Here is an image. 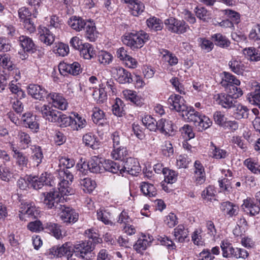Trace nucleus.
Listing matches in <instances>:
<instances>
[{
    "label": "nucleus",
    "instance_id": "7",
    "mask_svg": "<svg viewBox=\"0 0 260 260\" xmlns=\"http://www.w3.org/2000/svg\"><path fill=\"white\" fill-rule=\"evenodd\" d=\"M165 24L170 31L178 34H183L189 29L188 25L183 20L170 17L165 20Z\"/></svg>",
    "mask_w": 260,
    "mask_h": 260
},
{
    "label": "nucleus",
    "instance_id": "32",
    "mask_svg": "<svg viewBox=\"0 0 260 260\" xmlns=\"http://www.w3.org/2000/svg\"><path fill=\"white\" fill-rule=\"evenodd\" d=\"M229 66L231 70L238 75H243L245 70L244 63L240 60L233 58L229 62Z\"/></svg>",
    "mask_w": 260,
    "mask_h": 260
},
{
    "label": "nucleus",
    "instance_id": "44",
    "mask_svg": "<svg viewBox=\"0 0 260 260\" xmlns=\"http://www.w3.org/2000/svg\"><path fill=\"white\" fill-rule=\"evenodd\" d=\"M247 99L251 104L260 108V85L257 86L253 92L247 94Z\"/></svg>",
    "mask_w": 260,
    "mask_h": 260
},
{
    "label": "nucleus",
    "instance_id": "29",
    "mask_svg": "<svg viewBox=\"0 0 260 260\" xmlns=\"http://www.w3.org/2000/svg\"><path fill=\"white\" fill-rule=\"evenodd\" d=\"M76 167L78 168L79 173L82 174H85V172H87L85 169L86 167L88 168L90 172L92 173H97L100 171V167L99 164L93 160L89 162L88 164L85 163L82 164H78Z\"/></svg>",
    "mask_w": 260,
    "mask_h": 260
},
{
    "label": "nucleus",
    "instance_id": "27",
    "mask_svg": "<svg viewBox=\"0 0 260 260\" xmlns=\"http://www.w3.org/2000/svg\"><path fill=\"white\" fill-rule=\"evenodd\" d=\"M200 113L196 111L192 107H188L186 111L181 114L182 117L185 120L189 122H193L194 125H196Z\"/></svg>",
    "mask_w": 260,
    "mask_h": 260
},
{
    "label": "nucleus",
    "instance_id": "34",
    "mask_svg": "<svg viewBox=\"0 0 260 260\" xmlns=\"http://www.w3.org/2000/svg\"><path fill=\"white\" fill-rule=\"evenodd\" d=\"M31 149L32 151L31 159L34 166L38 167L42 162L44 158L42 149L39 146L34 145Z\"/></svg>",
    "mask_w": 260,
    "mask_h": 260
},
{
    "label": "nucleus",
    "instance_id": "63",
    "mask_svg": "<svg viewBox=\"0 0 260 260\" xmlns=\"http://www.w3.org/2000/svg\"><path fill=\"white\" fill-rule=\"evenodd\" d=\"M113 59L112 55L106 51H101L98 55V60L103 64H108L112 62Z\"/></svg>",
    "mask_w": 260,
    "mask_h": 260
},
{
    "label": "nucleus",
    "instance_id": "24",
    "mask_svg": "<svg viewBox=\"0 0 260 260\" xmlns=\"http://www.w3.org/2000/svg\"><path fill=\"white\" fill-rule=\"evenodd\" d=\"M129 155V151L124 146L112 148L111 156L115 160L123 161Z\"/></svg>",
    "mask_w": 260,
    "mask_h": 260
},
{
    "label": "nucleus",
    "instance_id": "26",
    "mask_svg": "<svg viewBox=\"0 0 260 260\" xmlns=\"http://www.w3.org/2000/svg\"><path fill=\"white\" fill-rule=\"evenodd\" d=\"M68 23L73 29L76 31H80L84 28L87 22L80 17L74 16L70 18Z\"/></svg>",
    "mask_w": 260,
    "mask_h": 260
},
{
    "label": "nucleus",
    "instance_id": "41",
    "mask_svg": "<svg viewBox=\"0 0 260 260\" xmlns=\"http://www.w3.org/2000/svg\"><path fill=\"white\" fill-rule=\"evenodd\" d=\"M140 187L141 191L144 195L149 198L155 197L157 194L156 189L152 184L143 182L141 183Z\"/></svg>",
    "mask_w": 260,
    "mask_h": 260
},
{
    "label": "nucleus",
    "instance_id": "58",
    "mask_svg": "<svg viewBox=\"0 0 260 260\" xmlns=\"http://www.w3.org/2000/svg\"><path fill=\"white\" fill-rule=\"evenodd\" d=\"M105 114L102 110L98 108H94L93 110L92 118L95 123L102 124L104 121Z\"/></svg>",
    "mask_w": 260,
    "mask_h": 260
},
{
    "label": "nucleus",
    "instance_id": "40",
    "mask_svg": "<svg viewBox=\"0 0 260 260\" xmlns=\"http://www.w3.org/2000/svg\"><path fill=\"white\" fill-rule=\"evenodd\" d=\"M129 11L132 15L134 16H138L141 15L145 10L144 4L138 0L132 2L130 5H128Z\"/></svg>",
    "mask_w": 260,
    "mask_h": 260
},
{
    "label": "nucleus",
    "instance_id": "20",
    "mask_svg": "<svg viewBox=\"0 0 260 260\" xmlns=\"http://www.w3.org/2000/svg\"><path fill=\"white\" fill-rule=\"evenodd\" d=\"M40 40L47 45H51L54 41L55 37L48 28L43 26L38 28Z\"/></svg>",
    "mask_w": 260,
    "mask_h": 260
},
{
    "label": "nucleus",
    "instance_id": "54",
    "mask_svg": "<svg viewBox=\"0 0 260 260\" xmlns=\"http://www.w3.org/2000/svg\"><path fill=\"white\" fill-rule=\"evenodd\" d=\"M236 109L235 110V114L237 119L247 118L249 114V109L247 107L238 104L237 103L235 106Z\"/></svg>",
    "mask_w": 260,
    "mask_h": 260
},
{
    "label": "nucleus",
    "instance_id": "57",
    "mask_svg": "<svg viewBox=\"0 0 260 260\" xmlns=\"http://www.w3.org/2000/svg\"><path fill=\"white\" fill-rule=\"evenodd\" d=\"M10 103L12 108L17 113H21L23 110V105L17 97L10 96Z\"/></svg>",
    "mask_w": 260,
    "mask_h": 260
},
{
    "label": "nucleus",
    "instance_id": "5",
    "mask_svg": "<svg viewBox=\"0 0 260 260\" xmlns=\"http://www.w3.org/2000/svg\"><path fill=\"white\" fill-rule=\"evenodd\" d=\"M28 181L35 189H39L44 185L50 186L55 185L52 175L47 172L42 173L40 176L29 177Z\"/></svg>",
    "mask_w": 260,
    "mask_h": 260
},
{
    "label": "nucleus",
    "instance_id": "60",
    "mask_svg": "<svg viewBox=\"0 0 260 260\" xmlns=\"http://www.w3.org/2000/svg\"><path fill=\"white\" fill-rule=\"evenodd\" d=\"M244 53L247 55L251 61H258L260 60V54L254 48L249 47L244 49Z\"/></svg>",
    "mask_w": 260,
    "mask_h": 260
},
{
    "label": "nucleus",
    "instance_id": "4",
    "mask_svg": "<svg viewBox=\"0 0 260 260\" xmlns=\"http://www.w3.org/2000/svg\"><path fill=\"white\" fill-rule=\"evenodd\" d=\"M56 177L58 180V189L64 195L71 194L73 191L70 185L74 179L73 174L68 170L60 169L57 170Z\"/></svg>",
    "mask_w": 260,
    "mask_h": 260
},
{
    "label": "nucleus",
    "instance_id": "9",
    "mask_svg": "<svg viewBox=\"0 0 260 260\" xmlns=\"http://www.w3.org/2000/svg\"><path fill=\"white\" fill-rule=\"evenodd\" d=\"M167 103L171 110H174L181 114L186 111L188 107L183 98L176 94L170 96Z\"/></svg>",
    "mask_w": 260,
    "mask_h": 260
},
{
    "label": "nucleus",
    "instance_id": "51",
    "mask_svg": "<svg viewBox=\"0 0 260 260\" xmlns=\"http://www.w3.org/2000/svg\"><path fill=\"white\" fill-rule=\"evenodd\" d=\"M124 107L123 101L119 98H116L112 106L113 113L118 117H122L124 114Z\"/></svg>",
    "mask_w": 260,
    "mask_h": 260
},
{
    "label": "nucleus",
    "instance_id": "30",
    "mask_svg": "<svg viewBox=\"0 0 260 260\" xmlns=\"http://www.w3.org/2000/svg\"><path fill=\"white\" fill-rule=\"evenodd\" d=\"M220 209L230 217L237 215L239 211L238 206L230 202L222 203Z\"/></svg>",
    "mask_w": 260,
    "mask_h": 260
},
{
    "label": "nucleus",
    "instance_id": "62",
    "mask_svg": "<svg viewBox=\"0 0 260 260\" xmlns=\"http://www.w3.org/2000/svg\"><path fill=\"white\" fill-rule=\"evenodd\" d=\"M54 52L59 56H64L69 52V47L62 43L57 44L54 49Z\"/></svg>",
    "mask_w": 260,
    "mask_h": 260
},
{
    "label": "nucleus",
    "instance_id": "13",
    "mask_svg": "<svg viewBox=\"0 0 260 260\" xmlns=\"http://www.w3.org/2000/svg\"><path fill=\"white\" fill-rule=\"evenodd\" d=\"M72 247V244L67 242L59 247H53L49 250L50 254L54 256L61 257L66 256L68 258L71 257L74 253Z\"/></svg>",
    "mask_w": 260,
    "mask_h": 260
},
{
    "label": "nucleus",
    "instance_id": "15",
    "mask_svg": "<svg viewBox=\"0 0 260 260\" xmlns=\"http://www.w3.org/2000/svg\"><path fill=\"white\" fill-rule=\"evenodd\" d=\"M217 104L224 108L230 109L234 107L237 103V100L234 99L229 94L221 93L215 95Z\"/></svg>",
    "mask_w": 260,
    "mask_h": 260
},
{
    "label": "nucleus",
    "instance_id": "36",
    "mask_svg": "<svg viewBox=\"0 0 260 260\" xmlns=\"http://www.w3.org/2000/svg\"><path fill=\"white\" fill-rule=\"evenodd\" d=\"M212 124V121L208 117L201 114L195 126L199 131L202 132L210 127Z\"/></svg>",
    "mask_w": 260,
    "mask_h": 260
},
{
    "label": "nucleus",
    "instance_id": "6",
    "mask_svg": "<svg viewBox=\"0 0 260 260\" xmlns=\"http://www.w3.org/2000/svg\"><path fill=\"white\" fill-rule=\"evenodd\" d=\"M35 110L42 114L46 120L51 122H56L59 119L60 112L52 109L48 105L38 104L35 106Z\"/></svg>",
    "mask_w": 260,
    "mask_h": 260
},
{
    "label": "nucleus",
    "instance_id": "52",
    "mask_svg": "<svg viewBox=\"0 0 260 260\" xmlns=\"http://www.w3.org/2000/svg\"><path fill=\"white\" fill-rule=\"evenodd\" d=\"M211 145L212 146L211 148L212 157L214 158L223 159L228 156L229 153L225 150L221 149L220 147L214 145L212 143H211Z\"/></svg>",
    "mask_w": 260,
    "mask_h": 260
},
{
    "label": "nucleus",
    "instance_id": "59",
    "mask_svg": "<svg viewBox=\"0 0 260 260\" xmlns=\"http://www.w3.org/2000/svg\"><path fill=\"white\" fill-rule=\"evenodd\" d=\"M18 139L20 143L24 147H28L31 143V138L27 133L23 131H19L18 133Z\"/></svg>",
    "mask_w": 260,
    "mask_h": 260
},
{
    "label": "nucleus",
    "instance_id": "38",
    "mask_svg": "<svg viewBox=\"0 0 260 260\" xmlns=\"http://www.w3.org/2000/svg\"><path fill=\"white\" fill-rule=\"evenodd\" d=\"M188 231L183 225H179L174 230V236L176 241L183 242L187 237Z\"/></svg>",
    "mask_w": 260,
    "mask_h": 260
},
{
    "label": "nucleus",
    "instance_id": "1",
    "mask_svg": "<svg viewBox=\"0 0 260 260\" xmlns=\"http://www.w3.org/2000/svg\"><path fill=\"white\" fill-rule=\"evenodd\" d=\"M85 235L89 239L77 242L73 249L75 256L81 258H84L88 253L94 249L95 244L102 242V239L99 237L98 234L92 229L86 230Z\"/></svg>",
    "mask_w": 260,
    "mask_h": 260
},
{
    "label": "nucleus",
    "instance_id": "45",
    "mask_svg": "<svg viewBox=\"0 0 260 260\" xmlns=\"http://www.w3.org/2000/svg\"><path fill=\"white\" fill-rule=\"evenodd\" d=\"M142 122L148 129L151 131H157V121L151 115H146L142 119Z\"/></svg>",
    "mask_w": 260,
    "mask_h": 260
},
{
    "label": "nucleus",
    "instance_id": "8",
    "mask_svg": "<svg viewBox=\"0 0 260 260\" xmlns=\"http://www.w3.org/2000/svg\"><path fill=\"white\" fill-rule=\"evenodd\" d=\"M56 212L61 220L67 224L74 223L78 219V213L74 209L64 205H62Z\"/></svg>",
    "mask_w": 260,
    "mask_h": 260
},
{
    "label": "nucleus",
    "instance_id": "25",
    "mask_svg": "<svg viewBox=\"0 0 260 260\" xmlns=\"http://www.w3.org/2000/svg\"><path fill=\"white\" fill-rule=\"evenodd\" d=\"M19 41L21 47L25 52L32 53L36 50L35 45L31 38L26 36H20Z\"/></svg>",
    "mask_w": 260,
    "mask_h": 260
},
{
    "label": "nucleus",
    "instance_id": "50",
    "mask_svg": "<svg viewBox=\"0 0 260 260\" xmlns=\"http://www.w3.org/2000/svg\"><path fill=\"white\" fill-rule=\"evenodd\" d=\"M80 184L83 187V189L84 191L88 193L92 192L95 188L96 185L95 182L90 178L81 179Z\"/></svg>",
    "mask_w": 260,
    "mask_h": 260
},
{
    "label": "nucleus",
    "instance_id": "61",
    "mask_svg": "<svg viewBox=\"0 0 260 260\" xmlns=\"http://www.w3.org/2000/svg\"><path fill=\"white\" fill-rule=\"evenodd\" d=\"M198 42L201 49L205 50L206 52H210L214 47L213 42L206 38H200L198 39Z\"/></svg>",
    "mask_w": 260,
    "mask_h": 260
},
{
    "label": "nucleus",
    "instance_id": "18",
    "mask_svg": "<svg viewBox=\"0 0 260 260\" xmlns=\"http://www.w3.org/2000/svg\"><path fill=\"white\" fill-rule=\"evenodd\" d=\"M21 120L25 127H27L34 132H37L39 128V125L36 120V116L30 112L23 114L21 116Z\"/></svg>",
    "mask_w": 260,
    "mask_h": 260
},
{
    "label": "nucleus",
    "instance_id": "31",
    "mask_svg": "<svg viewBox=\"0 0 260 260\" xmlns=\"http://www.w3.org/2000/svg\"><path fill=\"white\" fill-rule=\"evenodd\" d=\"M84 28L86 38L90 42H94L98 35L94 23L90 21L87 22Z\"/></svg>",
    "mask_w": 260,
    "mask_h": 260
},
{
    "label": "nucleus",
    "instance_id": "12",
    "mask_svg": "<svg viewBox=\"0 0 260 260\" xmlns=\"http://www.w3.org/2000/svg\"><path fill=\"white\" fill-rule=\"evenodd\" d=\"M47 101L51 103L55 108L61 110H66L68 107L67 100L60 93L52 92L47 95Z\"/></svg>",
    "mask_w": 260,
    "mask_h": 260
},
{
    "label": "nucleus",
    "instance_id": "56",
    "mask_svg": "<svg viewBox=\"0 0 260 260\" xmlns=\"http://www.w3.org/2000/svg\"><path fill=\"white\" fill-rule=\"evenodd\" d=\"M104 167L106 171L111 172L112 173H117L119 171H120V173L123 172V171L121 170V169H120V166L119 165L110 160H108L105 162L104 165Z\"/></svg>",
    "mask_w": 260,
    "mask_h": 260
},
{
    "label": "nucleus",
    "instance_id": "3",
    "mask_svg": "<svg viewBox=\"0 0 260 260\" xmlns=\"http://www.w3.org/2000/svg\"><path fill=\"white\" fill-rule=\"evenodd\" d=\"M148 39L149 35L143 31L127 32L122 37L123 43L133 50L141 48Z\"/></svg>",
    "mask_w": 260,
    "mask_h": 260
},
{
    "label": "nucleus",
    "instance_id": "2",
    "mask_svg": "<svg viewBox=\"0 0 260 260\" xmlns=\"http://www.w3.org/2000/svg\"><path fill=\"white\" fill-rule=\"evenodd\" d=\"M64 196L59 190L52 189L41 193L40 199L47 209L57 211L62 205L61 203L64 200Z\"/></svg>",
    "mask_w": 260,
    "mask_h": 260
},
{
    "label": "nucleus",
    "instance_id": "17",
    "mask_svg": "<svg viewBox=\"0 0 260 260\" xmlns=\"http://www.w3.org/2000/svg\"><path fill=\"white\" fill-rule=\"evenodd\" d=\"M27 92L28 94L33 98L39 100H42L44 98L47 99V95L49 94L44 88L37 84H30L28 87Z\"/></svg>",
    "mask_w": 260,
    "mask_h": 260
},
{
    "label": "nucleus",
    "instance_id": "11",
    "mask_svg": "<svg viewBox=\"0 0 260 260\" xmlns=\"http://www.w3.org/2000/svg\"><path fill=\"white\" fill-rule=\"evenodd\" d=\"M111 72L114 78L120 84L129 83L133 81L131 74L122 67H113Z\"/></svg>",
    "mask_w": 260,
    "mask_h": 260
},
{
    "label": "nucleus",
    "instance_id": "48",
    "mask_svg": "<svg viewBox=\"0 0 260 260\" xmlns=\"http://www.w3.org/2000/svg\"><path fill=\"white\" fill-rule=\"evenodd\" d=\"M148 27L155 31L160 30L163 27L161 20L155 17H150L146 21Z\"/></svg>",
    "mask_w": 260,
    "mask_h": 260
},
{
    "label": "nucleus",
    "instance_id": "43",
    "mask_svg": "<svg viewBox=\"0 0 260 260\" xmlns=\"http://www.w3.org/2000/svg\"><path fill=\"white\" fill-rule=\"evenodd\" d=\"M83 143L86 146L89 147L93 149L98 148L99 142L94 135L89 133L85 134L83 137Z\"/></svg>",
    "mask_w": 260,
    "mask_h": 260
},
{
    "label": "nucleus",
    "instance_id": "39",
    "mask_svg": "<svg viewBox=\"0 0 260 260\" xmlns=\"http://www.w3.org/2000/svg\"><path fill=\"white\" fill-rule=\"evenodd\" d=\"M79 51L80 56L85 59H90L95 55L93 48L91 44L88 43L83 44Z\"/></svg>",
    "mask_w": 260,
    "mask_h": 260
},
{
    "label": "nucleus",
    "instance_id": "14",
    "mask_svg": "<svg viewBox=\"0 0 260 260\" xmlns=\"http://www.w3.org/2000/svg\"><path fill=\"white\" fill-rule=\"evenodd\" d=\"M121 170L123 172H126L132 176H137L141 171V167L136 158L129 157L123 162Z\"/></svg>",
    "mask_w": 260,
    "mask_h": 260
},
{
    "label": "nucleus",
    "instance_id": "21",
    "mask_svg": "<svg viewBox=\"0 0 260 260\" xmlns=\"http://www.w3.org/2000/svg\"><path fill=\"white\" fill-rule=\"evenodd\" d=\"M12 150L13 152V157L16 160V164L21 168H27L28 165V158L22 152L17 150L13 147Z\"/></svg>",
    "mask_w": 260,
    "mask_h": 260
},
{
    "label": "nucleus",
    "instance_id": "46",
    "mask_svg": "<svg viewBox=\"0 0 260 260\" xmlns=\"http://www.w3.org/2000/svg\"><path fill=\"white\" fill-rule=\"evenodd\" d=\"M97 218L98 220H101L105 224L116 226L115 223H113L111 220V214L109 212L106 210H99L97 211Z\"/></svg>",
    "mask_w": 260,
    "mask_h": 260
},
{
    "label": "nucleus",
    "instance_id": "42",
    "mask_svg": "<svg viewBox=\"0 0 260 260\" xmlns=\"http://www.w3.org/2000/svg\"><path fill=\"white\" fill-rule=\"evenodd\" d=\"M220 247L222 251V256L224 257H235V249L232 244L228 241H222Z\"/></svg>",
    "mask_w": 260,
    "mask_h": 260
},
{
    "label": "nucleus",
    "instance_id": "35",
    "mask_svg": "<svg viewBox=\"0 0 260 260\" xmlns=\"http://www.w3.org/2000/svg\"><path fill=\"white\" fill-rule=\"evenodd\" d=\"M74 117H72L71 128L74 131H79L84 128L87 125L86 119L77 113L74 114Z\"/></svg>",
    "mask_w": 260,
    "mask_h": 260
},
{
    "label": "nucleus",
    "instance_id": "37",
    "mask_svg": "<svg viewBox=\"0 0 260 260\" xmlns=\"http://www.w3.org/2000/svg\"><path fill=\"white\" fill-rule=\"evenodd\" d=\"M60 227L59 225L55 223L47 222L45 223V229L58 239L62 238Z\"/></svg>",
    "mask_w": 260,
    "mask_h": 260
},
{
    "label": "nucleus",
    "instance_id": "22",
    "mask_svg": "<svg viewBox=\"0 0 260 260\" xmlns=\"http://www.w3.org/2000/svg\"><path fill=\"white\" fill-rule=\"evenodd\" d=\"M242 207L245 212L249 213L252 216L258 214L260 211L259 206L255 203L253 199L250 198L244 200Z\"/></svg>",
    "mask_w": 260,
    "mask_h": 260
},
{
    "label": "nucleus",
    "instance_id": "55",
    "mask_svg": "<svg viewBox=\"0 0 260 260\" xmlns=\"http://www.w3.org/2000/svg\"><path fill=\"white\" fill-rule=\"evenodd\" d=\"M161 54L165 61L168 62L170 66H173L177 64L178 59L173 53L167 50H162Z\"/></svg>",
    "mask_w": 260,
    "mask_h": 260
},
{
    "label": "nucleus",
    "instance_id": "19",
    "mask_svg": "<svg viewBox=\"0 0 260 260\" xmlns=\"http://www.w3.org/2000/svg\"><path fill=\"white\" fill-rule=\"evenodd\" d=\"M220 84L222 87L225 88L226 90H228L230 86L240 85V81L231 73L224 72L221 75Z\"/></svg>",
    "mask_w": 260,
    "mask_h": 260
},
{
    "label": "nucleus",
    "instance_id": "49",
    "mask_svg": "<svg viewBox=\"0 0 260 260\" xmlns=\"http://www.w3.org/2000/svg\"><path fill=\"white\" fill-rule=\"evenodd\" d=\"M9 89L14 94V97H17L19 100L24 98L25 93L24 91L16 84V81H12L9 84Z\"/></svg>",
    "mask_w": 260,
    "mask_h": 260
},
{
    "label": "nucleus",
    "instance_id": "33",
    "mask_svg": "<svg viewBox=\"0 0 260 260\" xmlns=\"http://www.w3.org/2000/svg\"><path fill=\"white\" fill-rule=\"evenodd\" d=\"M211 39L215 45L221 48H228L230 46L231 42L225 36L220 33L215 34L211 36Z\"/></svg>",
    "mask_w": 260,
    "mask_h": 260
},
{
    "label": "nucleus",
    "instance_id": "47",
    "mask_svg": "<svg viewBox=\"0 0 260 260\" xmlns=\"http://www.w3.org/2000/svg\"><path fill=\"white\" fill-rule=\"evenodd\" d=\"M244 165L255 174H260V165L257 161L251 158L246 159L244 161Z\"/></svg>",
    "mask_w": 260,
    "mask_h": 260
},
{
    "label": "nucleus",
    "instance_id": "23",
    "mask_svg": "<svg viewBox=\"0 0 260 260\" xmlns=\"http://www.w3.org/2000/svg\"><path fill=\"white\" fill-rule=\"evenodd\" d=\"M157 131L165 135H170L174 131V126L171 121L161 118L157 121Z\"/></svg>",
    "mask_w": 260,
    "mask_h": 260
},
{
    "label": "nucleus",
    "instance_id": "53",
    "mask_svg": "<svg viewBox=\"0 0 260 260\" xmlns=\"http://www.w3.org/2000/svg\"><path fill=\"white\" fill-rule=\"evenodd\" d=\"M110 139L112 142V148H114L123 146L124 137L120 133L115 132L111 135Z\"/></svg>",
    "mask_w": 260,
    "mask_h": 260
},
{
    "label": "nucleus",
    "instance_id": "16",
    "mask_svg": "<svg viewBox=\"0 0 260 260\" xmlns=\"http://www.w3.org/2000/svg\"><path fill=\"white\" fill-rule=\"evenodd\" d=\"M153 240V237L149 234L143 235L134 245V248L138 253H142L150 245Z\"/></svg>",
    "mask_w": 260,
    "mask_h": 260
},
{
    "label": "nucleus",
    "instance_id": "10",
    "mask_svg": "<svg viewBox=\"0 0 260 260\" xmlns=\"http://www.w3.org/2000/svg\"><path fill=\"white\" fill-rule=\"evenodd\" d=\"M58 70L60 74L63 76L68 74L77 76L82 72L81 66L78 62H74L72 63H60L58 65Z\"/></svg>",
    "mask_w": 260,
    "mask_h": 260
},
{
    "label": "nucleus",
    "instance_id": "64",
    "mask_svg": "<svg viewBox=\"0 0 260 260\" xmlns=\"http://www.w3.org/2000/svg\"><path fill=\"white\" fill-rule=\"evenodd\" d=\"M215 187L212 185H209L202 191L201 195L204 199L210 201L215 196Z\"/></svg>",
    "mask_w": 260,
    "mask_h": 260
},
{
    "label": "nucleus",
    "instance_id": "28",
    "mask_svg": "<svg viewBox=\"0 0 260 260\" xmlns=\"http://www.w3.org/2000/svg\"><path fill=\"white\" fill-rule=\"evenodd\" d=\"M19 212L22 214H27L34 217L38 214L34 203L29 201L21 203Z\"/></svg>",
    "mask_w": 260,
    "mask_h": 260
}]
</instances>
